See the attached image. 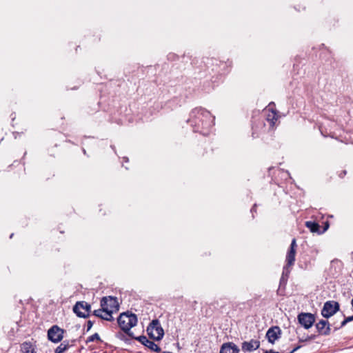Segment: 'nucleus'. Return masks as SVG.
<instances>
[{
    "label": "nucleus",
    "instance_id": "7c9ffc66",
    "mask_svg": "<svg viewBox=\"0 0 353 353\" xmlns=\"http://www.w3.org/2000/svg\"><path fill=\"white\" fill-rule=\"evenodd\" d=\"M219 63H220V65L223 66V67L225 65V63H221V62H219Z\"/></svg>",
    "mask_w": 353,
    "mask_h": 353
},
{
    "label": "nucleus",
    "instance_id": "20e7f679",
    "mask_svg": "<svg viewBox=\"0 0 353 353\" xmlns=\"http://www.w3.org/2000/svg\"><path fill=\"white\" fill-rule=\"evenodd\" d=\"M101 307L106 312V315L112 317V314L119 311V305L116 297L105 296L101 300Z\"/></svg>",
    "mask_w": 353,
    "mask_h": 353
},
{
    "label": "nucleus",
    "instance_id": "2f4dec72",
    "mask_svg": "<svg viewBox=\"0 0 353 353\" xmlns=\"http://www.w3.org/2000/svg\"><path fill=\"white\" fill-rule=\"evenodd\" d=\"M83 152L84 154H86V151H85V150L84 148H83Z\"/></svg>",
    "mask_w": 353,
    "mask_h": 353
},
{
    "label": "nucleus",
    "instance_id": "4468645a",
    "mask_svg": "<svg viewBox=\"0 0 353 353\" xmlns=\"http://www.w3.org/2000/svg\"><path fill=\"white\" fill-rule=\"evenodd\" d=\"M315 327L320 335L327 336L330 334V325L327 320H320L316 323Z\"/></svg>",
    "mask_w": 353,
    "mask_h": 353
},
{
    "label": "nucleus",
    "instance_id": "6ab92c4d",
    "mask_svg": "<svg viewBox=\"0 0 353 353\" xmlns=\"http://www.w3.org/2000/svg\"><path fill=\"white\" fill-rule=\"evenodd\" d=\"M305 226L313 233L321 234L319 225L314 221H306Z\"/></svg>",
    "mask_w": 353,
    "mask_h": 353
},
{
    "label": "nucleus",
    "instance_id": "0eeeda50",
    "mask_svg": "<svg viewBox=\"0 0 353 353\" xmlns=\"http://www.w3.org/2000/svg\"><path fill=\"white\" fill-rule=\"evenodd\" d=\"M64 332L65 330L59 327L58 325H52L48 330V339L54 343H59L63 339Z\"/></svg>",
    "mask_w": 353,
    "mask_h": 353
},
{
    "label": "nucleus",
    "instance_id": "dca6fc26",
    "mask_svg": "<svg viewBox=\"0 0 353 353\" xmlns=\"http://www.w3.org/2000/svg\"><path fill=\"white\" fill-rule=\"evenodd\" d=\"M76 343L75 339L72 340H64L55 349V353H63L66 352L70 347L74 345Z\"/></svg>",
    "mask_w": 353,
    "mask_h": 353
},
{
    "label": "nucleus",
    "instance_id": "c9c22d12",
    "mask_svg": "<svg viewBox=\"0 0 353 353\" xmlns=\"http://www.w3.org/2000/svg\"><path fill=\"white\" fill-rule=\"evenodd\" d=\"M12 236H13V234H11V235H10V238H12Z\"/></svg>",
    "mask_w": 353,
    "mask_h": 353
},
{
    "label": "nucleus",
    "instance_id": "f3484780",
    "mask_svg": "<svg viewBox=\"0 0 353 353\" xmlns=\"http://www.w3.org/2000/svg\"><path fill=\"white\" fill-rule=\"evenodd\" d=\"M22 353H36V345L34 342L25 341L21 344Z\"/></svg>",
    "mask_w": 353,
    "mask_h": 353
},
{
    "label": "nucleus",
    "instance_id": "473e14b6",
    "mask_svg": "<svg viewBox=\"0 0 353 353\" xmlns=\"http://www.w3.org/2000/svg\"><path fill=\"white\" fill-rule=\"evenodd\" d=\"M285 174H286L288 176H289V175H290V174H289V172H288V171H287V172H285Z\"/></svg>",
    "mask_w": 353,
    "mask_h": 353
},
{
    "label": "nucleus",
    "instance_id": "f03ea898",
    "mask_svg": "<svg viewBox=\"0 0 353 353\" xmlns=\"http://www.w3.org/2000/svg\"><path fill=\"white\" fill-rule=\"evenodd\" d=\"M117 322L121 329L129 336L133 338L132 332L130 329L137 323V317L136 314L128 312H123L119 315Z\"/></svg>",
    "mask_w": 353,
    "mask_h": 353
},
{
    "label": "nucleus",
    "instance_id": "c756f323",
    "mask_svg": "<svg viewBox=\"0 0 353 353\" xmlns=\"http://www.w3.org/2000/svg\"><path fill=\"white\" fill-rule=\"evenodd\" d=\"M212 62H215V63H216V65H217V64H218V62H219V61H218L217 60H216V59H215V60H212Z\"/></svg>",
    "mask_w": 353,
    "mask_h": 353
},
{
    "label": "nucleus",
    "instance_id": "6e6552de",
    "mask_svg": "<svg viewBox=\"0 0 353 353\" xmlns=\"http://www.w3.org/2000/svg\"><path fill=\"white\" fill-rule=\"evenodd\" d=\"M90 310L91 305L85 301H78L73 307V312L81 318H87Z\"/></svg>",
    "mask_w": 353,
    "mask_h": 353
},
{
    "label": "nucleus",
    "instance_id": "9b49d317",
    "mask_svg": "<svg viewBox=\"0 0 353 353\" xmlns=\"http://www.w3.org/2000/svg\"><path fill=\"white\" fill-rule=\"evenodd\" d=\"M260 347V341L257 339H251L241 343V350L244 352H252Z\"/></svg>",
    "mask_w": 353,
    "mask_h": 353
},
{
    "label": "nucleus",
    "instance_id": "ddd939ff",
    "mask_svg": "<svg viewBox=\"0 0 353 353\" xmlns=\"http://www.w3.org/2000/svg\"><path fill=\"white\" fill-rule=\"evenodd\" d=\"M265 122H264V125H268L269 129H273L275 123L278 119V117L276 112L274 110H270V109L266 110L265 111Z\"/></svg>",
    "mask_w": 353,
    "mask_h": 353
},
{
    "label": "nucleus",
    "instance_id": "f257e3e1",
    "mask_svg": "<svg viewBox=\"0 0 353 353\" xmlns=\"http://www.w3.org/2000/svg\"><path fill=\"white\" fill-rule=\"evenodd\" d=\"M187 122L190 124L194 132L207 136L214 124V117L205 108H196L190 113Z\"/></svg>",
    "mask_w": 353,
    "mask_h": 353
},
{
    "label": "nucleus",
    "instance_id": "4be33fe9",
    "mask_svg": "<svg viewBox=\"0 0 353 353\" xmlns=\"http://www.w3.org/2000/svg\"><path fill=\"white\" fill-rule=\"evenodd\" d=\"M93 322L90 320H89L88 322H87V329H86V331L88 332L92 327L93 325Z\"/></svg>",
    "mask_w": 353,
    "mask_h": 353
},
{
    "label": "nucleus",
    "instance_id": "9d476101",
    "mask_svg": "<svg viewBox=\"0 0 353 353\" xmlns=\"http://www.w3.org/2000/svg\"><path fill=\"white\" fill-rule=\"evenodd\" d=\"M281 334V330L279 326H274L268 329L265 336L269 343L274 344L279 339Z\"/></svg>",
    "mask_w": 353,
    "mask_h": 353
},
{
    "label": "nucleus",
    "instance_id": "423d86ee",
    "mask_svg": "<svg viewBox=\"0 0 353 353\" xmlns=\"http://www.w3.org/2000/svg\"><path fill=\"white\" fill-rule=\"evenodd\" d=\"M339 303L334 301H326L321 310V315L326 319L330 318L339 310Z\"/></svg>",
    "mask_w": 353,
    "mask_h": 353
},
{
    "label": "nucleus",
    "instance_id": "c85d7f7f",
    "mask_svg": "<svg viewBox=\"0 0 353 353\" xmlns=\"http://www.w3.org/2000/svg\"><path fill=\"white\" fill-rule=\"evenodd\" d=\"M123 159L125 162H128V157H123Z\"/></svg>",
    "mask_w": 353,
    "mask_h": 353
},
{
    "label": "nucleus",
    "instance_id": "1a4fd4ad",
    "mask_svg": "<svg viewBox=\"0 0 353 353\" xmlns=\"http://www.w3.org/2000/svg\"><path fill=\"white\" fill-rule=\"evenodd\" d=\"M299 323L305 329L310 328L315 322V316L312 313L301 312L297 316Z\"/></svg>",
    "mask_w": 353,
    "mask_h": 353
},
{
    "label": "nucleus",
    "instance_id": "f8f14e48",
    "mask_svg": "<svg viewBox=\"0 0 353 353\" xmlns=\"http://www.w3.org/2000/svg\"><path fill=\"white\" fill-rule=\"evenodd\" d=\"M142 345L149 348L150 350L160 352L161 348L153 341H150L145 336H139L138 337H133Z\"/></svg>",
    "mask_w": 353,
    "mask_h": 353
},
{
    "label": "nucleus",
    "instance_id": "7ed1b4c3",
    "mask_svg": "<svg viewBox=\"0 0 353 353\" xmlns=\"http://www.w3.org/2000/svg\"><path fill=\"white\" fill-rule=\"evenodd\" d=\"M296 239H293L292 240L290 249L286 255V265L283 267L282 276L280 280V283L286 282L288 275L290 272V267L294 265L295 261V255H296Z\"/></svg>",
    "mask_w": 353,
    "mask_h": 353
},
{
    "label": "nucleus",
    "instance_id": "39448f33",
    "mask_svg": "<svg viewBox=\"0 0 353 353\" xmlns=\"http://www.w3.org/2000/svg\"><path fill=\"white\" fill-rule=\"evenodd\" d=\"M147 332L149 336L154 340L160 341L164 335V331L158 319H154L147 327Z\"/></svg>",
    "mask_w": 353,
    "mask_h": 353
},
{
    "label": "nucleus",
    "instance_id": "b1692460",
    "mask_svg": "<svg viewBox=\"0 0 353 353\" xmlns=\"http://www.w3.org/2000/svg\"><path fill=\"white\" fill-rule=\"evenodd\" d=\"M328 228H329V223H328V222H326L323 230L321 231V234L323 233L325 231H326Z\"/></svg>",
    "mask_w": 353,
    "mask_h": 353
},
{
    "label": "nucleus",
    "instance_id": "2eb2a0df",
    "mask_svg": "<svg viewBox=\"0 0 353 353\" xmlns=\"http://www.w3.org/2000/svg\"><path fill=\"white\" fill-rule=\"evenodd\" d=\"M220 353H239V349L234 343H225L221 347Z\"/></svg>",
    "mask_w": 353,
    "mask_h": 353
},
{
    "label": "nucleus",
    "instance_id": "bb28decb",
    "mask_svg": "<svg viewBox=\"0 0 353 353\" xmlns=\"http://www.w3.org/2000/svg\"><path fill=\"white\" fill-rule=\"evenodd\" d=\"M346 174V171L344 170L340 174H339V176L343 178L345 175Z\"/></svg>",
    "mask_w": 353,
    "mask_h": 353
},
{
    "label": "nucleus",
    "instance_id": "cd10ccee",
    "mask_svg": "<svg viewBox=\"0 0 353 353\" xmlns=\"http://www.w3.org/2000/svg\"><path fill=\"white\" fill-rule=\"evenodd\" d=\"M299 348V346H297L294 347L292 351H290L289 353H294L295 351H296Z\"/></svg>",
    "mask_w": 353,
    "mask_h": 353
},
{
    "label": "nucleus",
    "instance_id": "a878e982",
    "mask_svg": "<svg viewBox=\"0 0 353 353\" xmlns=\"http://www.w3.org/2000/svg\"><path fill=\"white\" fill-rule=\"evenodd\" d=\"M347 321V323L350 322V321H353V315L352 316H348L347 318H345Z\"/></svg>",
    "mask_w": 353,
    "mask_h": 353
},
{
    "label": "nucleus",
    "instance_id": "72a5a7b5",
    "mask_svg": "<svg viewBox=\"0 0 353 353\" xmlns=\"http://www.w3.org/2000/svg\"><path fill=\"white\" fill-rule=\"evenodd\" d=\"M351 304H352V307H353V299H352V301H351Z\"/></svg>",
    "mask_w": 353,
    "mask_h": 353
},
{
    "label": "nucleus",
    "instance_id": "5701e85b",
    "mask_svg": "<svg viewBox=\"0 0 353 353\" xmlns=\"http://www.w3.org/2000/svg\"><path fill=\"white\" fill-rule=\"evenodd\" d=\"M256 204H254V205L252 206V208H251V210H250V212H251V213L252 214V216H253V217H254L253 213H254V212H256Z\"/></svg>",
    "mask_w": 353,
    "mask_h": 353
},
{
    "label": "nucleus",
    "instance_id": "aec40b11",
    "mask_svg": "<svg viewBox=\"0 0 353 353\" xmlns=\"http://www.w3.org/2000/svg\"><path fill=\"white\" fill-rule=\"evenodd\" d=\"M94 341H101V339H100V336L99 335L97 334V333H95L91 336H90L87 340H86V343H88L90 342H93Z\"/></svg>",
    "mask_w": 353,
    "mask_h": 353
},
{
    "label": "nucleus",
    "instance_id": "a211bd4d",
    "mask_svg": "<svg viewBox=\"0 0 353 353\" xmlns=\"http://www.w3.org/2000/svg\"><path fill=\"white\" fill-rule=\"evenodd\" d=\"M93 314L95 316H97L105 321H111L113 320V317H110L108 315H106V312H105L104 309L102 308L101 307L100 309L95 310L93 312Z\"/></svg>",
    "mask_w": 353,
    "mask_h": 353
},
{
    "label": "nucleus",
    "instance_id": "412c9836",
    "mask_svg": "<svg viewBox=\"0 0 353 353\" xmlns=\"http://www.w3.org/2000/svg\"><path fill=\"white\" fill-rule=\"evenodd\" d=\"M347 323V321L346 319H345L341 323L340 326L339 327H336L334 328L335 330H337L340 328H341L342 327L345 326L346 324Z\"/></svg>",
    "mask_w": 353,
    "mask_h": 353
},
{
    "label": "nucleus",
    "instance_id": "f704fd0d",
    "mask_svg": "<svg viewBox=\"0 0 353 353\" xmlns=\"http://www.w3.org/2000/svg\"><path fill=\"white\" fill-rule=\"evenodd\" d=\"M111 148H112L113 150H114V146L111 145Z\"/></svg>",
    "mask_w": 353,
    "mask_h": 353
},
{
    "label": "nucleus",
    "instance_id": "393cba45",
    "mask_svg": "<svg viewBox=\"0 0 353 353\" xmlns=\"http://www.w3.org/2000/svg\"><path fill=\"white\" fill-rule=\"evenodd\" d=\"M263 353H280V352L274 351V350H265Z\"/></svg>",
    "mask_w": 353,
    "mask_h": 353
}]
</instances>
